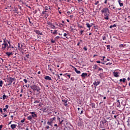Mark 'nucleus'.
<instances>
[{
	"instance_id": "nucleus-1",
	"label": "nucleus",
	"mask_w": 130,
	"mask_h": 130,
	"mask_svg": "<svg viewBox=\"0 0 130 130\" xmlns=\"http://www.w3.org/2000/svg\"><path fill=\"white\" fill-rule=\"evenodd\" d=\"M101 12L104 14V16H105V19L106 20H109V9H108V8L106 7L103 8Z\"/></svg>"
},
{
	"instance_id": "nucleus-2",
	"label": "nucleus",
	"mask_w": 130,
	"mask_h": 130,
	"mask_svg": "<svg viewBox=\"0 0 130 130\" xmlns=\"http://www.w3.org/2000/svg\"><path fill=\"white\" fill-rule=\"evenodd\" d=\"M56 119L55 117H54L53 118H50L48 121H47V124L48 125H50L51 126H53L52 124L53 123V122Z\"/></svg>"
},
{
	"instance_id": "nucleus-3",
	"label": "nucleus",
	"mask_w": 130,
	"mask_h": 130,
	"mask_svg": "<svg viewBox=\"0 0 130 130\" xmlns=\"http://www.w3.org/2000/svg\"><path fill=\"white\" fill-rule=\"evenodd\" d=\"M2 49L3 50H5L6 48H8L9 46V44H8V43L6 41V39H4V43L2 44Z\"/></svg>"
},
{
	"instance_id": "nucleus-4",
	"label": "nucleus",
	"mask_w": 130,
	"mask_h": 130,
	"mask_svg": "<svg viewBox=\"0 0 130 130\" xmlns=\"http://www.w3.org/2000/svg\"><path fill=\"white\" fill-rule=\"evenodd\" d=\"M31 89H32L33 91H37L39 92L40 88L39 86H37L36 85H32L30 86Z\"/></svg>"
},
{
	"instance_id": "nucleus-5",
	"label": "nucleus",
	"mask_w": 130,
	"mask_h": 130,
	"mask_svg": "<svg viewBox=\"0 0 130 130\" xmlns=\"http://www.w3.org/2000/svg\"><path fill=\"white\" fill-rule=\"evenodd\" d=\"M13 82V84L15 85V82H16V79L10 77L8 79V85H12V83Z\"/></svg>"
},
{
	"instance_id": "nucleus-6",
	"label": "nucleus",
	"mask_w": 130,
	"mask_h": 130,
	"mask_svg": "<svg viewBox=\"0 0 130 130\" xmlns=\"http://www.w3.org/2000/svg\"><path fill=\"white\" fill-rule=\"evenodd\" d=\"M45 9L46 12H49V10H51V9L50 8V6L49 5H47L45 7Z\"/></svg>"
},
{
	"instance_id": "nucleus-7",
	"label": "nucleus",
	"mask_w": 130,
	"mask_h": 130,
	"mask_svg": "<svg viewBox=\"0 0 130 130\" xmlns=\"http://www.w3.org/2000/svg\"><path fill=\"white\" fill-rule=\"evenodd\" d=\"M44 79L45 80H48V81H51L52 79H51V77L48 76H46L45 77H44Z\"/></svg>"
},
{
	"instance_id": "nucleus-8",
	"label": "nucleus",
	"mask_w": 130,
	"mask_h": 130,
	"mask_svg": "<svg viewBox=\"0 0 130 130\" xmlns=\"http://www.w3.org/2000/svg\"><path fill=\"white\" fill-rule=\"evenodd\" d=\"M113 75H114L116 78H118V77H119V75H118V72H113Z\"/></svg>"
},
{
	"instance_id": "nucleus-9",
	"label": "nucleus",
	"mask_w": 130,
	"mask_h": 130,
	"mask_svg": "<svg viewBox=\"0 0 130 130\" xmlns=\"http://www.w3.org/2000/svg\"><path fill=\"white\" fill-rule=\"evenodd\" d=\"M118 3L119 4L120 7H123V3H122L121 0H118Z\"/></svg>"
},
{
	"instance_id": "nucleus-10",
	"label": "nucleus",
	"mask_w": 130,
	"mask_h": 130,
	"mask_svg": "<svg viewBox=\"0 0 130 130\" xmlns=\"http://www.w3.org/2000/svg\"><path fill=\"white\" fill-rule=\"evenodd\" d=\"M6 54L8 55V56H11V55H13V52H7Z\"/></svg>"
},
{
	"instance_id": "nucleus-11",
	"label": "nucleus",
	"mask_w": 130,
	"mask_h": 130,
	"mask_svg": "<svg viewBox=\"0 0 130 130\" xmlns=\"http://www.w3.org/2000/svg\"><path fill=\"white\" fill-rule=\"evenodd\" d=\"M87 76H88V74H87L86 73H83L81 75V77H82V78H86Z\"/></svg>"
},
{
	"instance_id": "nucleus-12",
	"label": "nucleus",
	"mask_w": 130,
	"mask_h": 130,
	"mask_svg": "<svg viewBox=\"0 0 130 130\" xmlns=\"http://www.w3.org/2000/svg\"><path fill=\"white\" fill-rule=\"evenodd\" d=\"M101 122L102 123V124H104V123H106L107 122V120H106L105 119H104L101 120Z\"/></svg>"
},
{
	"instance_id": "nucleus-13",
	"label": "nucleus",
	"mask_w": 130,
	"mask_h": 130,
	"mask_svg": "<svg viewBox=\"0 0 130 130\" xmlns=\"http://www.w3.org/2000/svg\"><path fill=\"white\" fill-rule=\"evenodd\" d=\"M99 84H100V81H95L94 82H93V85L94 86H98Z\"/></svg>"
},
{
	"instance_id": "nucleus-14",
	"label": "nucleus",
	"mask_w": 130,
	"mask_h": 130,
	"mask_svg": "<svg viewBox=\"0 0 130 130\" xmlns=\"http://www.w3.org/2000/svg\"><path fill=\"white\" fill-rule=\"evenodd\" d=\"M16 126H17V125L16 124H11V127L12 129H15L16 128Z\"/></svg>"
},
{
	"instance_id": "nucleus-15",
	"label": "nucleus",
	"mask_w": 130,
	"mask_h": 130,
	"mask_svg": "<svg viewBox=\"0 0 130 130\" xmlns=\"http://www.w3.org/2000/svg\"><path fill=\"white\" fill-rule=\"evenodd\" d=\"M74 70H75V72H76V73L77 74H81V71H78V70H77L76 68H74Z\"/></svg>"
},
{
	"instance_id": "nucleus-16",
	"label": "nucleus",
	"mask_w": 130,
	"mask_h": 130,
	"mask_svg": "<svg viewBox=\"0 0 130 130\" xmlns=\"http://www.w3.org/2000/svg\"><path fill=\"white\" fill-rule=\"evenodd\" d=\"M109 7L110 10H112V9L114 10V9H115V7H114V6H113V5L109 6Z\"/></svg>"
},
{
	"instance_id": "nucleus-17",
	"label": "nucleus",
	"mask_w": 130,
	"mask_h": 130,
	"mask_svg": "<svg viewBox=\"0 0 130 130\" xmlns=\"http://www.w3.org/2000/svg\"><path fill=\"white\" fill-rule=\"evenodd\" d=\"M53 30H51V33H52V34H57V30H54V31H53Z\"/></svg>"
},
{
	"instance_id": "nucleus-18",
	"label": "nucleus",
	"mask_w": 130,
	"mask_h": 130,
	"mask_svg": "<svg viewBox=\"0 0 130 130\" xmlns=\"http://www.w3.org/2000/svg\"><path fill=\"white\" fill-rule=\"evenodd\" d=\"M93 70H98V69H99V67L97 65H94L93 67Z\"/></svg>"
},
{
	"instance_id": "nucleus-19",
	"label": "nucleus",
	"mask_w": 130,
	"mask_h": 130,
	"mask_svg": "<svg viewBox=\"0 0 130 130\" xmlns=\"http://www.w3.org/2000/svg\"><path fill=\"white\" fill-rule=\"evenodd\" d=\"M89 105L92 107V108H95V104L94 103L90 104Z\"/></svg>"
},
{
	"instance_id": "nucleus-20",
	"label": "nucleus",
	"mask_w": 130,
	"mask_h": 130,
	"mask_svg": "<svg viewBox=\"0 0 130 130\" xmlns=\"http://www.w3.org/2000/svg\"><path fill=\"white\" fill-rule=\"evenodd\" d=\"M32 116H29L27 117L28 120H30V121H32Z\"/></svg>"
},
{
	"instance_id": "nucleus-21",
	"label": "nucleus",
	"mask_w": 130,
	"mask_h": 130,
	"mask_svg": "<svg viewBox=\"0 0 130 130\" xmlns=\"http://www.w3.org/2000/svg\"><path fill=\"white\" fill-rule=\"evenodd\" d=\"M7 99H8V96L6 95V94L3 95V100H5Z\"/></svg>"
},
{
	"instance_id": "nucleus-22",
	"label": "nucleus",
	"mask_w": 130,
	"mask_h": 130,
	"mask_svg": "<svg viewBox=\"0 0 130 130\" xmlns=\"http://www.w3.org/2000/svg\"><path fill=\"white\" fill-rule=\"evenodd\" d=\"M86 27H87V28H89V30L90 29H91V25L90 24L88 23H86Z\"/></svg>"
},
{
	"instance_id": "nucleus-23",
	"label": "nucleus",
	"mask_w": 130,
	"mask_h": 130,
	"mask_svg": "<svg viewBox=\"0 0 130 130\" xmlns=\"http://www.w3.org/2000/svg\"><path fill=\"white\" fill-rule=\"evenodd\" d=\"M9 48H14V47L12 45H8V47H7V50H9Z\"/></svg>"
},
{
	"instance_id": "nucleus-24",
	"label": "nucleus",
	"mask_w": 130,
	"mask_h": 130,
	"mask_svg": "<svg viewBox=\"0 0 130 130\" xmlns=\"http://www.w3.org/2000/svg\"><path fill=\"white\" fill-rule=\"evenodd\" d=\"M99 77L101 78V79H103V73H100L99 74Z\"/></svg>"
},
{
	"instance_id": "nucleus-25",
	"label": "nucleus",
	"mask_w": 130,
	"mask_h": 130,
	"mask_svg": "<svg viewBox=\"0 0 130 130\" xmlns=\"http://www.w3.org/2000/svg\"><path fill=\"white\" fill-rule=\"evenodd\" d=\"M119 47L120 48H122V47H125V45L120 44L119 45Z\"/></svg>"
},
{
	"instance_id": "nucleus-26",
	"label": "nucleus",
	"mask_w": 130,
	"mask_h": 130,
	"mask_svg": "<svg viewBox=\"0 0 130 130\" xmlns=\"http://www.w3.org/2000/svg\"><path fill=\"white\" fill-rule=\"evenodd\" d=\"M31 117L32 118H36V117H37V114H35V115H31Z\"/></svg>"
},
{
	"instance_id": "nucleus-27",
	"label": "nucleus",
	"mask_w": 130,
	"mask_h": 130,
	"mask_svg": "<svg viewBox=\"0 0 130 130\" xmlns=\"http://www.w3.org/2000/svg\"><path fill=\"white\" fill-rule=\"evenodd\" d=\"M48 70L49 71H50V72H52V69H51L50 66L48 65Z\"/></svg>"
},
{
	"instance_id": "nucleus-28",
	"label": "nucleus",
	"mask_w": 130,
	"mask_h": 130,
	"mask_svg": "<svg viewBox=\"0 0 130 130\" xmlns=\"http://www.w3.org/2000/svg\"><path fill=\"white\" fill-rule=\"evenodd\" d=\"M114 27H116V25L115 24H114L113 25H111L110 26V29H112V28Z\"/></svg>"
},
{
	"instance_id": "nucleus-29",
	"label": "nucleus",
	"mask_w": 130,
	"mask_h": 130,
	"mask_svg": "<svg viewBox=\"0 0 130 130\" xmlns=\"http://www.w3.org/2000/svg\"><path fill=\"white\" fill-rule=\"evenodd\" d=\"M62 102H64L65 104L68 103V100H62Z\"/></svg>"
},
{
	"instance_id": "nucleus-30",
	"label": "nucleus",
	"mask_w": 130,
	"mask_h": 130,
	"mask_svg": "<svg viewBox=\"0 0 130 130\" xmlns=\"http://www.w3.org/2000/svg\"><path fill=\"white\" fill-rule=\"evenodd\" d=\"M37 34L40 35H42V33H41L40 31L37 30L36 32Z\"/></svg>"
},
{
	"instance_id": "nucleus-31",
	"label": "nucleus",
	"mask_w": 130,
	"mask_h": 130,
	"mask_svg": "<svg viewBox=\"0 0 130 130\" xmlns=\"http://www.w3.org/2000/svg\"><path fill=\"white\" fill-rule=\"evenodd\" d=\"M3 82L2 80L0 81V87H3Z\"/></svg>"
},
{
	"instance_id": "nucleus-32",
	"label": "nucleus",
	"mask_w": 130,
	"mask_h": 130,
	"mask_svg": "<svg viewBox=\"0 0 130 130\" xmlns=\"http://www.w3.org/2000/svg\"><path fill=\"white\" fill-rule=\"evenodd\" d=\"M121 107V106L120 105V103H119V104H118V105H117V107L120 108Z\"/></svg>"
},
{
	"instance_id": "nucleus-33",
	"label": "nucleus",
	"mask_w": 130,
	"mask_h": 130,
	"mask_svg": "<svg viewBox=\"0 0 130 130\" xmlns=\"http://www.w3.org/2000/svg\"><path fill=\"white\" fill-rule=\"evenodd\" d=\"M28 20H29V23H30L31 25H33V23H32V21H31V20H30L29 17H28Z\"/></svg>"
},
{
	"instance_id": "nucleus-34",
	"label": "nucleus",
	"mask_w": 130,
	"mask_h": 130,
	"mask_svg": "<svg viewBox=\"0 0 130 130\" xmlns=\"http://www.w3.org/2000/svg\"><path fill=\"white\" fill-rule=\"evenodd\" d=\"M108 0H104V3L105 5H106L107 4H108Z\"/></svg>"
},
{
	"instance_id": "nucleus-35",
	"label": "nucleus",
	"mask_w": 130,
	"mask_h": 130,
	"mask_svg": "<svg viewBox=\"0 0 130 130\" xmlns=\"http://www.w3.org/2000/svg\"><path fill=\"white\" fill-rule=\"evenodd\" d=\"M0 62L1 63H3V62H4V59H3V58H0Z\"/></svg>"
},
{
	"instance_id": "nucleus-36",
	"label": "nucleus",
	"mask_w": 130,
	"mask_h": 130,
	"mask_svg": "<svg viewBox=\"0 0 130 130\" xmlns=\"http://www.w3.org/2000/svg\"><path fill=\"white\" fill-rule=\"evenodd\" d=\"M23 81H24V83H28V80H27V79H23Z\"/></svg>"
},
{
	"instance_id": "nucleus-37",
	"label": "nucleus",
	"mask_w": 130,
	"mask_h": 130,
	"mask_svg": "<svg viewBox=\"0 0 130 130\" xmlns=\"http://www.w3.org/2000/svg\"><path fill=\"white\" fill-rule=\"evenodd\" d=\"M78 113H79V114H83V113H84V111L83 110H82V111H81L80 112V111H79Z\"/></svg>"
},
{
	"instance_id": "nucleus-38",
	"label": "nucleus",
	"mask_w": 130,
	"mask_h": 130,
	"mask_svg": "<svg viewBox=\"0 0 130 130\" xmlns=\"http://www.w3.org/2000/svg\"><path fill=\"white\" fill-rule=\"evenodd\" d=\"M54 126L56 127V129H57V128L58 127V126L57 125V124H55L54 125Z\"/></svg>"
},
{
	"instance_id": "nucleus-39",
	"label": "nucleus",
	"mask_w": 130,
	"mask_h": 130,
	"mask_svg": "<svg viewBox=\"0 0 130 130\" xmlns=\"http://www.w3.org/2000/svg\"><path fill=\"white\" fill-rule=\"evenodd\" d=\"M94 4V5H95V6H96V5L99 4V1H95V2Z\"/></svg>"
},
{
	"instance_id": "nucleus-40",
	"label": "nucleus",
	"mask_w": 130,
	"mask_h": 130,
	"mask_svg": "<svg viewBox=\"0 0 130 130\" xmlns=\"http://www.w3.org/2000/svg\"><path fill=\"white\" fill-rule=\"evenodd\" d=\"M20 122H21V123H23V122H25V118H24L23 119L21 120Z\"/></svg>"
},
{
	"instance_id": "nucleus-41",
	"label": "nucleus",
	"mask_w": 130,
	"mask_h": 130,
	"mask_svg": "<svg viewBox=\"0 0 130 130\" xmlns=\"http://www.w3.org/2000/svg\"><path fill=\"white\" fill-rule=\"evenodd\" d=\"M98 69H99V71H102V72H103V69L102 68L99 67Z\"/></svg>"
},
{
	"instance_id": "nucleus-42",
	"label": "nucleus",
	"mask_w": 130,
	"mask_h": 130,
	"mask_svg": "<svg viewBox=\"0 0 130 130\" xmlns=\"http://www.w3.org/2000/svg\"><path fill=\"white\" fill-rule=\"evenodd\" d=\"M51 43H55V41L53 40V39H51Z\"/></svg>"
},
{
	"instance_id": "nucleus-43",
	"label": "nucleus",
	"mask_w": 130,
	"mask_h": 130,
	"mask_svg": "<svg viewBox=\"0 0 130 130\" xmlns=\"http://www.w3.org/2000/svg\"><path fill=\"white\" fill-rule=\"evenodd\" d=\"M107 49H110V45H109L107 46Z\"/></svg>"
},
{
	"instance_id": "nucleus-44",
	"label": "nucleus",
	"mask_w": 130,
	"mask_h": 130,
	"mask_svg": "<svg viewBox=\"0 0 130 130\" xmlns=\"http://www.w3.org/2000/svg\"><path fill=\"white\" fill-rule=\"evenodd\" d=\"M125 81H126V79L123 78V79H122V82L123 83H124V82H125Z\"/></svg>"
},
{
	"instance_id": "nucleus-45",
	"label": "nucleus",
	"mask_w": 130,
	"mask_h": 130,
	"mask_svg": "<svg viewBox=\"0 0 130 130\" xmlns=\"http://www.w3.org/2000/svg\"><path fill=\"white\" fill-rule=\"evenodd\" d=\"M30 114H32V115L36 114H35V112H30Z\"/></svg>"
},
{
	"instance_id": "nucleus-46",
	"label": "nucleus",
	"mask_w": 130,
	"mask_h": 130,
	"mask_svg": "<svg viewBox=\"0 0 130 130\" xmlns=\"http://www.w3.org/2000/svg\"><path fill=\"white\" fill-rule=\"evenodd\" d=\"M64 75H67V77H68L69 79L71 78V75L70 74H65Z\"/></svg>"
},
{
	"instance_id": "nucleus-47",
	"label": "nucleus",
	"mask_w": 130,
	"mask_h": 130,
	"mask_svg": "<svg viewBox=\"0 0 130 130\" xmlns=\"http://www.w3.org/2000/svg\"><path fill=\"white\" fill-rule=\"evenodd\" d=\"M55 39L56 40H57L58 39H59V37H58V36L56 37L55 38Z\"/></svg>"
},
{
	"instance_id": "nucleus-48",
	"label": "nucleus",
	"mask_w": 130,
	"mask_h": 130,
	"mask_svg": "<svg viewBox=\"0 0 130 130\" xmlns=\"http://www.w3.org/2000/svg\"><path fill=\"white\" fill-rule=\"evenodd\" d=\"M103 40H106V37H105V36L103 37Z\"/></svg>"
},
{
	"instance_id": "nucleus-49",
	"label": "nucleus",
	"mask_w": 130,
	"mask_h": 130,
	"mask_svg": "<svg viewBox=\"0 0 130 130\" xmlns=\"http://www.w3.org/2000/svg\"><path fill=\"white\" fill-rule=\"evenodd\" d=\"M43 112H46V108H44L43 109Z\"/></svg>"
},
{
	"instance_id": "nucleus-50",
	"label": "nucleus",
	"mask_w": 130,
	"mask_h": 130,
	"mask_svg": "<svg viewBox=\"0 0 130 130\" xmlns=\"http://www.w3.org/2000/svg\"><path fill=\"white\" fill-rule=\"evenodd\" d=\"M67 34L66 33H65V34H63V36H64V37H66V38H68V37H67Z\"/></svg>"
},
{
	"instance_id": "nucleus-51",
	"label": "nucleus",
	"mask_w": 130,
	"mask_h": 130,
	"mask_svg": "<svg viewBox=\"0 0 130 130\" xmlns=\"http://www.w3.org/2000/svg\"><path fill=\"white\" fill-rule=\"evenodd\" d=\"M83 49H84V50H85V51H87V47H84L83 48Z\"/></svg>"
},
{
	"instance_id": "nucleus-52",
	"label": "nucleus",
	"mask_w": 130,
	"mask_h": 130,
	"mask_svg": "<svg viewBox=\"0 0 130 130\" xmlns=\"http://www.w3.org/2000/svg\"><path fill=\"white\" fill-rule=\"evenodd\" d=\"M45 128H46V129H49V126L47 125L45 127Z\"/></svg>"
},
{
	"instance_id": "nucleus-53",
	"label": "nucleus",
	"mask_w": 130,
	"mask_h": 130,
	"mask_svg": "<svg viewBox=\"0 0 130 130\" xmlns=\"http://www.w3.org/2000/svg\"><path fill=\"white\" fill-rule=\"evenodd\" d=\"M55 76H57V78H58V79H60V77L59 76V75H55Z\"/></svg>"
},
{
	"instance_id": "nucleus-54",
	"label": "nucleus",
	"mask_w": 130,
	"mask_h": 130,
	"mask_svg": "<svg viewBox=\"0 0 130 130\" xmlns=\"http://www.w3.org/2000/svg\"><path fill=\"white\" fill-rule=\"evenodd\" d=\"M67 14H68V15H70V14H71V11H68Z\"/></svg>"
},
{
	"instance_id": "nucleus-55",
	"label": "nucleus",
	"mask_w": 130,
	"mask_h": 130,
	"mask_svg": "<svg viewBox=\"0 0 130 130\" xmlns=\"http://www.w3.org/2000/svg\"><path fill=\"white\" fill-rule=\"evenodd\" d=\"M71 80L72 81H75V78H74V77H72V78H71Z\"/></svg>"
},
{
	"instance_id": "nucleus-56",
	"label": "nucleus",
	"mask_w": 130,
	"mask_h": 130,
	"mask_svg": "<svg viewBox=\"0 0 130 130\" xmlns=\"http://www.w3.org/2000/svg\"><path fill=\"white\" fill-rule=\"evenodd\" d=\"M83 32H84V30H81V31H80V34H81V35H82Z\"/></svg>"
},
{
	"instance_id": "nucleus-57",
	"label": "nucleus",
	"mask_w": 130,
	"mask_h": 130,
	"mask_svg": "<svg viewBox=\"0 0 130 130\" xmlns=\"http://www.w3.org/2000/svg\"><path fill=\"white\" fill-rule=\"evenodd\" d=\"M5 107H6V109H8L9 108V105H6Z\"/></svg>"
},
{
	"instance_id": "nucleus-58",
	"label": "nucleus",
	"mask_w": 130,
	"mask_h": 130,
	"mask_svg": "<svg viewBox=\"0 0 130 130\" xmlns=\"http://www.w3.org/2000/svg\"><path fill=\"white\" fill-rule=\"evenodd\" d=\"M34 103H39V101H36L34 102Z\"/></svg>"
},
{
	"instance_id": "nucleus-59",
	"label": "nucleus",
	"mask_w": 130,
	"mask_h": 130,
	"mask_svg": "<svg viewBox=\"0 0 130 130\" xmlns=\"http://www.w3.org/2000/svg\"><path fill=\"white\" fill-rule=\"evenodd\" d=\"M0 112L1 113H3V109L0 108Z\"/></svg>"
},
{
	"instance_id": "nucleus-60",
	"label": "nucleus",
	"mask_w": 130,
	"mask_h": 130,
	"mask_svg": "<svg viewBox=\"0 0 130 130\" xmlns=\"http://www.w3.org/2000/svg\"><path fill=\"white\" fill-rule=\"evenodd\" d=\"M46 12H47V11H43L42 12L43 15H44V14H45V13H46Z\"/></svg>"
},
{
	"instance_id": "nucleus-61",
	"label": "nucleus",
	"mask_w": 130,
	"mask_h": 130,
	"mask_svg": "<svg viewBox=\"0 0 130 130\" xmlns=\"http://www.w3.org/2000/svg\"><path fill=\"white\" fill-rule=\"evenodd\" d=\"M112 114H115V111H113L112 112Z\"/></svg>"
},
{
	"instance_id": "nucleus-62",
	"label": "nucleus",
	"mask_w": 130,
	"mask_h": 130,
	"mask_svg": "<svg viewBox=\"0 0 130 130\" xmlns=\"http://www.w3.org/2000/svg\"><path fill=\"white\" fill-rule=\"evenodd\" d=\"M26 57H27V58H29V54L26 55Z\"/></svg>"
},
{
	"instance_id": "nucleus-63",
	"label": "nucleus",
	"mask_w": 130,
	"mask_h": 130,
	"mask_svg": "<svg viewBox=\"0 0 130 130\" xmlns=\"http://www.w3.org/2000/svg\"><path fill=\"white\" fill-rule=\"evenodd\" d=\"M8 44H9V45H11V41H8Z\"/></svg>"
},
{
	"instance_id": "nucleus-64",
	"label": "nucleus",
	"mask_w": 130,
	"mask_h": 130,
	"mask_svg": "<svg viewBox=\"0 0 130 130\" xmlns=\"http://www.w3.org/2000/svg\"><path fill=\"white\" fill-rule=\"evenodd\" d=\"M3 110H4V111H7V109H6V108H4V109H3Z\"/></svg>"
}]
</instances>
